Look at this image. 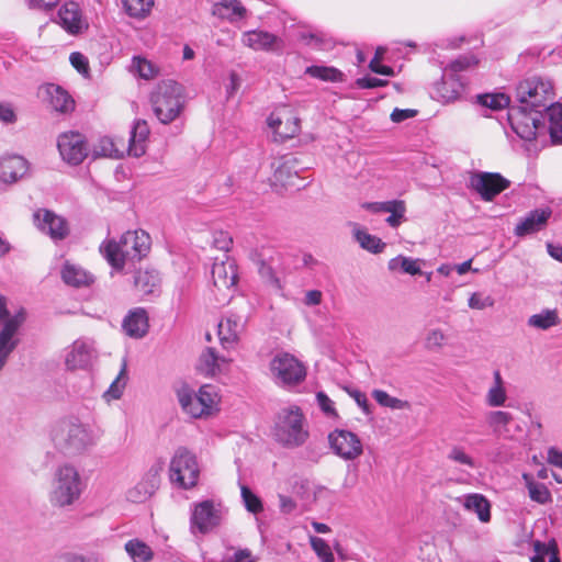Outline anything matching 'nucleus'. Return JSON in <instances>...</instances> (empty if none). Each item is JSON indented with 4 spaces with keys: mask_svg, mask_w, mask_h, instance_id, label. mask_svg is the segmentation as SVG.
<instances>
[{
    "mask_svg": "<svg viewBox=\"0 0 562 562\" xmlns=\"http://www.w3.org/2000/svg\"><path fill=\"white\" fill-rule=\"evenodd\" d=\"M151 247V239L143 229L127 231L116 241L105 240L100 246V252L115 270H123L127 263H135L145 258Z\"/></svg>",
    "mask_w": 562,
    "mask_h": 562,
    "instance_id": "nucleus-1",
    "label": "nucleus"
},
{
    "mask_svg": "<svg viewBox=\"0 0 562 562\" xmlns=\"http://www.w3.org/2000/svg\"><path fill=\"white\" fill-rule=\"evenodd\" d=\"M150 103L156 117L162 124L173 122L186 106L184 88L173 80H161L150 93Z\"/></svg>",
    "mask_w": 562,
    "mask_h": 562,
    "instance_id": "nucleus-2",
    "label": "nucleus"
},
{
    "mask_svg": "<svg viewBox=\"0 0 562 562\" xmlns=\"http://www.w3.org/2000/svg\"><path fill=\"white\" fill-rule=\"evenodd\" d=\"M273 435L284 448L303 446L310 437V431L302 409L296 405L282 408L277 415Z\"/></svg>",
    "mask_w": 562,
    "mask_h": 562,
    "instance_id": "nucleus-3",
    "label": "nucleus"
},
{
    "mask_svg": "<svg viewBox=\"0 0 562 562\" xmlns=\"http://www.w3.org/2000/svg\"><path fill=\"white\" fill-rule=\"evenodd\" d=\"M53 441L64 454L75 456L86 451L97 442V437L77 418L63 420L54 429Z\"/></svg>",
    "mask_w": 562,
    "mask_h": 562,
    "instance_id": "nucleus-4",
    "label": "nucleus"
},
{
    "mask_svg": "<svg viewBox=\"0 0 562 562\" xmlns=\"http://www.w3.org/2000/svg\"><path fill=\"white\" fill-rule=\"evenodd\" d=\"M82 491L83 484L78 470L70 464H64L55 471L49 502L54 507L66 508L80 498Z\"/></svg>",
    "mask_w": 562,
    "mask_h": 562,
    "instance_id": "nucleus-5",
    "label": "nucleus"
},
{
    "mask_svg": "<svg viewBox=\"0 0 562 562\" xmlns=\"http://www.w3.org/2000/svg\"><path fill=\"white\" fill-rule=\"evenodd\" d=\"M200 467L196 456L184 447L176 450L170 460L169 477L171 483L183 490H190L198 483Z\"/></svg>",
    "mask_w": 562,
    "mask_h": 562,
    "instance_id": "nucleus-6",
    "label": "nucleus"
},
{
    "mask_svg": "<svg viewBox=\"0 0 562 562\" xmlns=\"http://www.w3.org/2000/svg\"><path fill=\"white\" fill-rule=\"evenodd\" d=\"M516 97L521 106L539 112L554 98L553 83L537 76L527 78L518 83Z\"/></svg>",
    "mask_w": 562,
    "mask_h": 562,
    "instance_id": "nucleus-7",
    "label": "nucleus"
},
{
    "mask_svg": "<svg viewBox=\"0 0 562 562\" xmlns=\"http://www.w3.org/2000/svg\"><path fill=\"white\" fill-rule=\"evenodd\" d=\"M190 529L193 533L206 535L221 526L226 509L221 502L204 499L191 505Z\"/></svg>",
    "mask_w": 562,
    "mask_h": 562,
    "instance_id": "nucleus-8",
    "label": "nucleus"
},
{
    "mask_svg": "<svg viewBox=\"0 0 562 562\" xmlns=\"http://www.w3.org/2000/svg\"><path fill=\"white\" fill-rule=\"evenodd\" d=\"M270 371L280 385H296L306 376V369L301 361L288 352L277 353L270 362Z\"/></svg>",
    "mask_w": 562,
    "mask_h": 562,
    "instance_id": "nucleus-9",
    "label": "nucleus"
},
{
    "mask_svg": "<svg viewBox=\"0 0 562 562\" xmlns=\"http://www.w3.org/2000/svg\"><path fill=\"white\" fill-rule=\"evenodd\" d=\"M269 128L273 132L276 142H284L300 133V119L294 111L282 105L276 109L267 120Z\"/></svg>",
    "mask_w": 562,
    "mask_h": 562,
    "instance_id": "nucleus-10",
    "label": "nucleus"
},
{
    "mask_svg": "<svg viewBox=\"0 0 562 562\" xmlns=\"http://www.w3.org/2000/svg\"><path fill=\"white\" fill-rule=\"evenodd\" d=\"M57 147L63 160L71 166L80 165L90 153L85 135L75 131L61 133Z\"/></svg>",
    "mask_w": 562,
    "mask_h": 562,
    "instance_id": "nucleus-11",
    "label": "nucleus"
},
{
    "mask_svg": "<svg viewBox=\"0 0 562 562\" xmlns=\"http://www.w3.org/2000/svg\"><path fill=\"white\" fill-rule=\"evenodd\" d=\"M98 352L94 341L89 338L75 340L65 355V366L68 370H87L97 360Z\"/></svg>",
    "mask_w": 562,
    "mask_h": 562,
    "instance_id": "nucleus-12",
    "label": "nucleus"
},
{
    "mask_svg": "<svg viewBox=\"0 0 562 562\" xmlns=\"http://www.w3.org/2000/svg\"><path fill=\"white\" fill-rule=\"evenodd\" d=\"M328 441L334 453L346 461H353L363 453L362 442L352 431L335 429L328 435Z\"/></svg>",
    "mask_w": 562,
    "mask_h": 562,
    "instance_id": "nucleus-13",
    "label": "nucleus"
},
{
    "mask_svg": "<svg viewBox=\"0 0 562 562\" xmlns=\"http://www.w3.org/2000/svg\"><path fill=\"white\" fill-rule=\"evenodd\" d=\"M24 322L25 311L24 308H20L14 313V316L7 319L0 328V371L20 342L18 331Z\"/></svg>",
    "mask_w": 562,
    "mask_h": 562,
    "instance_id": "nucleus-14",
    "label": "nucleus"
},
{
    "mask_svg": "<svg viewBox=\"0 0 562 562\" xmlns=\"http://www.w3.org/2000/svg\"><path fill=\"white\" fill-rule=\"evenodd\" d=\"M509 186L510 181L497 172H476L470 178V187L487 202L493 201Z\"/></svg>",
    "mask_w": 562,
    "mask_h": 562,
    "instance_id": "nucleus-15",
    "label": "nucleus"
},
{
    "mask_svg": "<svg viewBox=\"0 0 562 562\" xmlns=\"http://www.w3.org/2000/svg\"><path fill=\"white\" fill-rule=\"evenodd\" d=\"M241 43L256 52L281 54L284 49V41L280 36L263 30L245 31Z\"/></svg>",
    "mask_w": 562,
    "mask_h": 562,
    "instance_id": "nucleus-16",
    "label": "nucleus"
},
{
    "mask_svg": "<svg viewBox=\"0 0 562 562\" xmlns=\"http://www.w3.org/2000/svg\"><path fill=\"white\" fill-rule=\"evenodd\" d=\"M211 277L214 288L226 296L237 285L238 268L236 261L229 257L222 261H215L212 266Z\"/></svg>",
    "mask_w": 562,
    "mask_h": 562,
    "instance_id": "nucleus-17",
    "label": "nucleus"
},
{
    "mask_svg": "<svg viewBox=\"0 0 562 562\" xmlns=\"http://www.w3.org/2000/svg\"><path fill=\"white\" fill-rule=\"evenodd\" d=\"M527 108H512L508 111V122L514 133L521 139L531 140L537 136L538 119L527 112Z\"/></svg>",
    "mask_w": 562,
    "mask_h": 562,
    "instance_id": "nucleus-18",
    "label": "nucleus"
},
{
    "mask_svg": "<svg viewBox=\"0 0 562 562\" xmlns=\"http://www.w3.org/2000/svg\"><path fill=\"white\" fill-rule=\"evenodd\" d=\"M273 181L280 186L295 187V179L305 169L299 158L293 155H284L272 162Z\"/></svg>",
    "mask_w": 562,
    "mask_h": 562,
    "instance_id": "nucleus-19",
    "label": "nucleus"
},
{
    "mask_svg": "<svg viewBox=\"0 0 562 562\" xmlns=\"http://www.w3.org/2000/svg\"><path fill=\"white\" fill-rule=\"evenodd\" d=\"M34 218L40 229L48 234L54 240H63L69 234L67 221L52 211L38 210L34 214Z\"/></svg>",
    "mask_w": 562,
    "mask_h": 562,
    "instance_id": "nucleus-20",
    "label": "nucleus"
},
{
    "mask_svg": "<svg viewBox=\"0 0 562 562\" xmlns=\"http://www.w3.org/2000/svg\"><path fill=\"white\" fill-rule=\"evenodd\" d=\"M465 91V86L459 76L445 72L441 80L434 87L435 98L442 103L459 100Z\"/></svg>",
    "mask_w": 562,
    "mask_h": 562,
    "instance_id": "nucleus-21",
    "label": "nucleus"
},
{
    "mask_svg": "<svg viewBox=\"0 0 562 562\" xmlns=\"http://www.w3.org/2000/svg\"><path fill=\"white\" fill-rule=\"evenodd\" d=\"M229 364V360L217 355L212 347H206L200 355L195 364L196 371L206 376L213 378L223 373Z\"/></svg>",
    "mask_w": 562,
    "mask_h": 562,
    "instance_id": "nucleus-22",
    "label": "nucleus"
},
{
    "mask_svg": "<svg viewBox=\"0 0 562 562\" xmlns=\"http://www.w3.org/2000/svg\"><path fill=\"white\" fill-rule=\"evenodd\" d=\"M162 465L153 467L147 475L128 491L127 497L133 503H144L150 498L159 487V473Z\"/></svg>",
    "mask_w": 562,
    "mask_h": 562,
    "instance_id": "nucleus-23",
    "label": "nucleus"
},
{
    "mask_svg": "<svg viewBox=\"0 0 562 562\" xmlns=\"http://www.w3.org/2000/svg\"><path fill=\"white\" fill-rule=\"evenodd\" d=\"M551 215L552 210L550 207L532 210L516 225L514 234L522 237L537 233L547 226Z\"/></svg>",
    "mask_w": 562,
    "mask_h": 562,
    "instance_id": "nucleus-24",
    "label": "nucleus"
},
{
    "mask_svg": "<svg viewBox=\"0 0 562 562\" xmlns=\"http://www.w3.org/2000/svg\"><path fill=\"white\" fill-rule=\"evenodd\" d=\"M29 171V162L22 156L12 155L0 159V180L5 183L16 182Z\"/></svg>",
    "mask_w": 562,
    "mask_h": 562,
    "instance_id": "nucleus-25",
    "label": "nucleus"
},
{
    "mask_svg": "<svg viewBox=\"0 0 562 562\" xmlns=\"http://www.w3.org/2000/svg\"><path fill=\"white\" fill-rule=\"evenodd\" d=\"M57 22L69 34L75 35L80 33L85 26V22L79 4L74 1L64 3L58 11Z\"/></svg>",
    "mask_w": 562,
    "mask_h": 562,
    "instance_id": "nucleus-26",
    "label": "nucleus"
},
{
    "mask_svg": "<svg viewBox=\"0 0 562 562\" xmlns=\"http://www.w3.org/2000/svg\"><path fill=\"white\" fill-rule=\"evenodd\" d=\"M122 327L125 334L132 338L144 337L149 328L147 312L140 307L130 311L123 319Z\"/></svg>",
    "mask_w": 562,
    "mask_h": 562,
    "instance_id": "nucleus-27",
    "label": "nucleus"
},
{
    "mask_svg": "<svg viewBox=\"0 0 562 562\" xmlns=\"http://www.w3.org/2000/svg\"><path fill=\"white\" fill-rule=\"evenodd\" d=\"M212 15L234 23L246 18L247 9L239 0H221L213 4Z\"/></svg>",
    "mask_w": 562,
    "mask_h": 562,
    "instance_id": "nucleus-28",
    "label": "nucleus"
},
{
    "mask_svg": "<svg viewBox=\"0 0 562 562\" xmlns=\"http://www.w3.org/2000/svg\"><path fill=\"white\" fill-rule=\"evenodd\" d=\"M465 510L476 514L481 522H490L491 520V503L482 494L470 493L458 498Z\"/></svg>",
    "mask_w": 562,
    "mask_h": 562,
    "instance_id": "nucleus-29",
    "label": "nucleus"
},
{
    "mask_svg": "<svg viewBox=\"0 0 562 562\" xmlns=\"http://www.w3.org/2000/svg\"><path fill=\"white\" fill-rule=\"evenodd\" d=\"M52 109L59 113H69L75 109V101L61 87L49 83L45 87Z\"/></svg>",
    "mask_w": 562,
    "mask_h": 562,
    "instance_id": "nucleus-30",
    "label": "nucleus"
},
{
    "mask_svg": "<svg viewBox=\"0 0 562 562\" xmlns=\"http://www.w3.org/2000/svg\"><path fill=\"white\" fill-rule=\"evenodd\" d=\"M218 337L224 348H232L238 340L241 331L239 319L228 316L218 323Z\"/></svg>",
    "mask_w": 562,
    "mask_h": 562,
    "instance_id": "nucleus-31",
    "label": "nucleus"
},
{
    "mask_svg": "<svg viewBox=\"0 0 562 562\" xmlns=\"http://www.w3.org/2000/svg\"><path fill=\"white\" fill-rule=\"evenodd\" d=\"M149 135V126L146 121L138 120L135 122L130 137L128 153L134 157H140L145 154V142Z\"/></svg>",
    "mask_w": 562,
    "mask_h": 562,
    "instance_id": "nucleus-32",
    "label": "nucleus"
},
{
    "mask_svg": "<svg viewBox=\"0 0 562 562\" xmlns=\"http://www.w3.org/2000/svg\"><path fill=\"white\" fill-rule=\"evenodd\" d=\"M177 396L182 409L192 417L200 418L204 415H209L198 396L188 387L179 389Z\"/></svg>",
    "mask_w": 562,
    "mask_h": 562,
    "instance_id": "nucleus-33",
    "label": "nucleus"
},
{
    "mask_svg": "<svg viewBox=\"0 0 562 562\" xmlns=\"http://www.w3.org/2000/svg\"><path fill=\"white\" fill-rule=\"evenodd\" d=\"M61 279L66 284L75 288L86 286L93 282V277L90 273L81 267L68 262L61 270Z\"/></svg>",
    "mask_w": 562,
    "mask_h": 562,
    "instance_id": "nucleus-34",
    "label": "nucleus"
},
{
    "mask_svg": "<svg viewBox=\"0 0 562 562\" xmlns=\"http://www.w3.org/2000/svg\"><path fill=\"white\" fill-rule=\"evenodd\" d=\"M125 551L133 562H150L154 558L151 548L139 539H131L125 543Z\"/></svg>",
    "mask_w": 562,
    "mask_h": 562,
    "instance_id": "nucleus-35",
    "label": "nucleus"
},
{
    "mask_svg": "<svg viewBox=\"0 0 562 562\" xmlns=\"http://www.w3.org/2000/svg\"><path fill=\"white\" fill-rule=\"evenodd\" d=\"M352 233L355 239L359 243L361 248L368 251L379 254L385 247V244L381 240V238L369 234L367 231L361 229L358 226H355Z\"/></svg>",
    "mask_w": 562,
    "mask_h": 562,
    "instance_id": "nucleus-36",
    "label": "nucleus"
},
{
    "mask_svg": "<svg viewBox=\"0 0 562 562\" xmlns=\"http://www.w3.org/2000/svg\"><path fill=\"white\" fill-rule=\"evenodd\" d=\"M305 74L322 81L340 82L344 80V74L331 66L313 65L306 68Z\"/></svg>",
    "mask_w": 562,
    "mask_h": 562,
    "instance_id": "nucleus-37",
    "label": "nucleus"
},
{
    "mask_svg": "<svg viewBox=\"0 0 562 562\" xmlns=\"http://www.w3.org/2000/svg\"><path fill=\"white\" fill-rule=\"evenodd\" d=\"M507 395L505 387L503 385V380L499 371L494 372V384L487 392L486 403L491 407H497L504 405L506 402Z\"/></svg>",
    "mask_w": 562,
    "mask_h": 562,
    "instance_id": "nucleus-38",
    "label": "nucleus"
},
{
    "mask_svg": "<svg viewBox=\"0 0 562 562\" xmlns=\"http://www.w3.org/2000/svg\"><path fill=\"white\" fill-rule=\"evenodd\" d=\"M389 269L391 271H402L404 273L416 276L420 274V266L418 259H413L405 256H397L389 261Z\"/></svg>",
    "mask_w": 562,
    "mask_h": 562,
    "instance_id": "nucleus-39",
    "label": "nucleus"
},
{
    "mask_svg": "<svg viewBox=\"0 0 562 562\" xmlns=\"http://www.w3.org/2000/svg\"><path fill=\"white\" fill-rule=\"evenodd\" d=\"M522 477L526 482L529 492V497L533 502H537L539 504H547L551 501L550 491L543 483L535 482L532 476H530L529 474H524Z\"/></svg>",
    "mask_w": 562,
    "mask_h": 562,
    "instance_id": "nucleus-40",
    "label": "nucleus"
},
{
    "mask_svg": "<svg viewBox=\"0 0 562 562\" xmlns=\"http://www.w3.org/2000/svg\"><path fill=\"white\" fill-rule=\"evenodd\" d=\"M125 12L136 19H145L149 15L154 0H122Z\"/></svg>",
    "mask_w": 562,
    "mask_h": 562,
    "instance_id": "nucleus-41",
    "label": "nucleus"
},
{
    "mask_svg": "<svg viewBox=\"0 0 562 562\" xmlns=\"http://www.w3.org/2000/svg\"><path fill=\"white\" fill-rule=\"evenodd\" d=\"M560 319L555 310H546L539 314L531 315L528 319V325L539 329H549L557 326Z\"/></svg>",
    "mask_w": 562,
    "mask_h": 562,
    "instance_id": "nucleus-42",
    "label": "nucleus"
},
{
    "mask_svg": "<svg viewBox=\"0 0 562 562\" xmlns=\"http://www.w3.org/2000/svg\"><path fill=\"white\" fill-rule=\"evenodd\" d=\"M132 69L145 80L154 79L159 74V68L155 64L140 56L133 57Z\"/></svg>",
    "mask_w": 562,
    "mask_h": 562,
    "instance_id": "nucleus-43",
    "label": "nucleus"
},
{
    "mask_svg": "<svg viewBox=\"0 0 562 562\" xmlns=\"http://www.w3.org/2000/svg\"><path fill=\"white\" fill-rule=\"evenodd\" d=\"M92 157H110V158H119L121 157V151L116 147V144L111 137L104 136L101 137L98 144L94 146L92 150Z\"/></svg>",
    "mask_w": 562,
    "mask_h": 562,
    "instance_id": "nucleus-44",
    "label": "nucleus"
},
{
    "mask_svg": "<svg viewBox=\"0 0 562 562\" xmlns=\"http://www.w3.org/2000/svg\"><path fill=\"white\" fill-rule=\"evenodd\" d=\"M477 101L483 106L501 110L509 105L510 99L505 93H485L477 95Z\"/></svg>",
    "mask_w": 562,
    "mask_h": 562,
    "instance_id": "nucleus-45",
    "label": "nucleus"
},
{
    "mask_svg": "<svg viewBox=\"0 0 562 562\" xmlns=\"http://www.w3.org/2000/svg\"><path fill=\"white\" fill-rule=\"evenodd\" d=\"M477 63L479 60L473 55H461L445 67V72L450 71L449 75L458 76L459 72L475 67Z\"/></svg>",
    "mask_w": 562,
    "mask_h": 562,
    "instance_id": "nucleus-46",
    "label": "nucleus"
},
{
    "mask_svg": "<svg viewBox=\"0 0 562 562\" xmlns=\"http://www.w3.org/2000/svg\"><path fill=\"white\" fill-rule=\"evenodd\" d=\"M447 459L451 462L464 465L469 469L476 468V462L474 458L470 456L461 446H452L447 454Z\"/></svg>",
    "mask_w": 562,
    "mask_h": 562,
    "instance_id": "nucleus-47",
    "label": "nucleus"
},
{
    "mask_svg": "<svg viewBox=\"0 0 562 562\" xmlns=\"http://www.w3.org/2000/svg\"><path fill=\"white\" fill-rule=\"evenodd\" d=\"M406 205L403 200H391L390 210L386 213L390 215L385 222L391 227H397L405 220Z\"/></svg>",
    "mask_w": 562,
    "mask_h": 562,
    "instance_id": "nucleus-48",
    "label": "nucleus"
},
{
    "mask_svg": "<svg viewBox=\"0 0 562 562\" xmlns=\"http://www.w3.org/2000/svg\"><path fill=\"white\" fill-rule=\"evenodd\" d=\"M373 398L378 404L392 409H403L408 407V402L402 401L397 397L391 396L387 392L382 390H374L372 392Z\"/></svg>",
    "mask_w": 562,
    "mask_h": 562,
    "instance_id": "nucleus-49",
    "label": "nucleus"
},
{
    "mask_svg": "<svg viewBox=\"0 0 562 562\" xmlns=\"http://www.w3.org/2000/svg\"><path fill=\"white\" fill-rule=\"evenodd\" d=\"M535 554L530 559L539 558L542 562H546V557L549 558L558 553L559 548L555 539H550L548 542H542L540 540H535L532 542Z\"/></svg>",
    "mask_w": 562,
    "mask_h": 562,
    "instance_id": "nucleus-50",
    "label": "nucleus"
},
{
    "mask_svg": "<svg viewBox=\"0 0 562 562\" xmlns=\"http://www.w3.org/2000/svg\"><path fill=\"white\" fill-rule=\"evenodd\" d=\"M127 373L126 363L124 362L116 379L111 383L110 387L105 392V396H110L113 400H119L126 386Z\"/></svg>",
    "mask_w": 562,
    "mask_h": 562,
    "instance_id": "nucleus-51",
    "label": "nucleus"
},
{
    "mask_svg": "<svg viewBox=\"0 0 562 562\" xmlns=\"http://www.w3.org/2000/svg\"><path fill=\"white\" fill-rule=\"evenodd\" d=\"M202 406L207 411L209 414L215 408L218 402V395L211 385H203L200 387L199 393L195 394Z\"/></svg>",
    "mask_w": 562,
    "mask_h": 562,
    "instance_id": "nucleus-52",
    "label": "nucleus"
},
{
    "mask_svg": "<svg viewBox=\"0 0 562 562\" xmlns=\"http://www.w3.org/2000/svg\"><path fill=\"white\" fill-rule=\"evenodd\" d=\"M240 494L245 507L248 512L252 514H258L262 512L263 506L260 498L251 492V490L246 485H240Z\"/></svg>",
    "mask_w": 562,
    "mask_h": 562,
    "instance_id": "nucleus-53",
    "label": "nucleus"
},
{
    "mask_svg": "<svg viewBox=\"0 0 562 562\" xmlns=\"http://www.w3.org/2000/svg\"><path fill=\"white\" fill-rule=\"evenodd\" d=\"M447 341V335L439 328L430 329L425 338V347L428 350H439Z\"/></svg>",
    "mask_w": 562,
    "mask_h": 562,
    "instance_id": "nucleus-54",
    "label": "nucleus"
},
{
    "mask_svg": "<svg viewBox=\"0 0 562 562\" xmlns=\"http://www.w3.org/2000/svg\"><path fill=\"white\" fill-rule=\"evenodd\" d=\"M311 546L322 562H334L331 549L324 539L319 537H312Z\"/></svg>",
    "mask_w": 562,
    "mask_h": 562,
    "instance_id": "nucleus-55",
    "label": "nucleus"
},
{
    "mask_svg": "<svg viewBox=\"0 0 562 562\" xmlns=\"http://www.w3.org/2000/svg\"><path fill=\"white\" fill-rule=\"evenodd\" d=\"M513 420V416L508 412L494 411L487 415V422L491 427L498 429L507 426Z\"/></svg>",
    "mask_w": 562,
    "mask_h": 562,
    "instance_id": "nucleus-56",
    "label": "nucleus"
},
{
    "mask_svg": "<svg viewBox=\"0 0 562 562\" xmlns=\"http://www.w3.org/2000/svg\"><path fill=\"white\" fill-rule=\"evenodd\" d=\"M135 285L144 293H151L153 288L156 285V277L148 271L138 272L135 276Z\"/></svg>",
    "mask_w": 562,
    "mask_h": 562,
    "instance_id": "nucleus-57",
    "label": "nucleus"
},
{
    "mask_svg": "<svg viewBox=\"0 0 562 562\" xmlns=\"http://www.w3.org/2000/svg\"><path fill=\"white\" fill-rule=\"evenodd\" d=\"M468 304L469 307L473 310H484L492 307L495 304V301L491 295H483L482 293L474 292L469 297Z\"/></svg>",
    "mask_w": 562,
    "mask_h": 562,
    "instance_id": "nucleus-58",
    "label": "nucleus"
},
{
    "mask_svg": "<svg viewBox=\"0 0 562 562\" xmlns=\"http://www.w3.org/2000/svg\"><path fill=\"white\" fill-rule=\"evenodd\" d=\"M69 61L79 74L85 77L89 76V61L83 54L79 52L71 53L69 56Z\"/></svg>",
    "mask_w": 562,
    "mask_h": 562,
    "instance_id": "nucleus-59",
    "label": "nucleus"
},
{
    "mask_svg": "<svg viewBox=\"0 0 562 562\" xmlns=\"http://www.w3.org/2000/svg\"><path fill=\"white\" fill-rule=\"evenodd\" d=\"M233 244V238L227 232L216 231L213 233L212 245L214 248L223 251H228Z\"/></svg>",
    "mask_w": 562,
    "mask_h": 562,
    "instance_id": "nucleus-60",
    "label": "nucleus"
},
{
    "mask_svg": "<svg viewBox=\"0 0 562 562\" xmlns=\"http://www.w3.org/2000/svg\"><path fill=\"white\" fill-rule=\"evenodd\" d=\"M316 400H317L318 406L326 415H328V416L336 415L334 402L324 392H318L316 394Z\"/></svg>",
    "mask_w": 562,
    "mask_h": 562,
    "instance_id": "nucleus-61",
    "label": "nucleus"
},
{
    "mask_svg": "<svg viewBox=\"0 0 562 562\" xmlns=\"http://www.w3.org/2000/svg\"><path fill=\"white\" fill-rule=\"evenodd\" d=\"M386 83L387 82L385 80L370 76L358 78L356 81L357 87L360 89H373L385 86Z\"/></svg>",
    "mask_w": 562,
    "mask_h": 562,
    "instance_id": "nucleus-62",
    "label": "nucleus"
},
{
    "mask_svg": "<svg viewBox=\"0 0 562 562\" xmlns=\"http://www.w3.org/2000/svg\"><path fill=\"white\" fill-rule=\"evenodd\" d=\"M226 562H256L249 549H238L226 558Z\"/></svg>",
    "mask_w": 562,
    "mask_h": 562,
    "instance_id": "nucleus-63",
    "label": "nucleus"
},
{
    "mask_svg": "<svg viewBox=\"0 0 562 562\" xmlns=\"http://www.w3.org/2000/svg\"><path fill=\"white\" fill-rule=\"evenodd\" d=\"M547 108V114L549 117V123H562V104L561 103H551Z\"/></svg>",
    "mask_w": 562,
    "mask_h": 562,
    "instance_id": "nucleus-64",
    "label": "nucleus"
}]
</instances>
